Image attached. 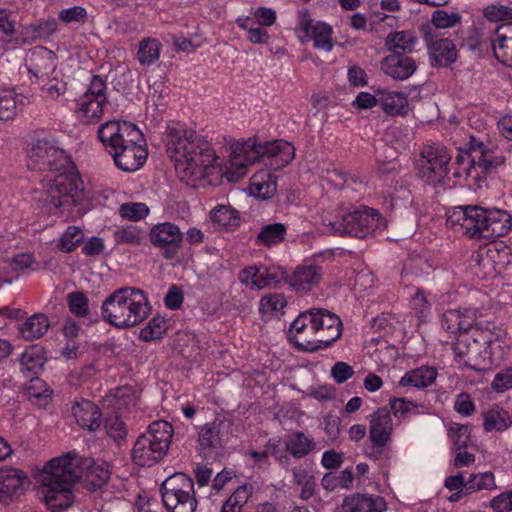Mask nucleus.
<instances>
[{
	"label": "nucleus",
	"mask_w": 512,
	"mask_h": 512,
	"mask_svg": "<svg viewBox=\"0 0 512 512\" xmlns=\"http://www.w3.org/2000/svg\"><path fill=\"white\" fill-rule=\"evenodd\" d=\"M110 478L105 462L94 463L76 453L53 458L37 476L39 494L51 512H63L70 508L75 496L74 484L84 479L92 489L101 488Z\"/></svg>",
	"instance_id": "obj_1"
},
{
	"label": "nucleus",
	"mask_w": 512,
	"mask_h": 512,
	"mask_svg": "<svg viewBox=\"0 0 512 512\" xmlns=\"http://www.w3.org/2000/svg\"><path fill=\"white\" fill-rule=\"evenodd\" d=\"M167 153L188 185H196L217 161L215 150L194 130L179 122L167 126Z\"/></svg>",
	"instance_id": "obj_2"
},
{
	"label": "nucleus",
	"mask_w": 512,
	"mask_h": 512,
	"mask_svg": "<svg viewBox=\"0 0 512 512\" xmlns=\"http://www.w3.org/2000/svg\"><path fill=\"white\" fill-rule=\"evenodd\" d=\"M294 155V146L282 139L272 142H258L255 138L237 140L230 145L224 176L230 182H238L257 161L278 170L287 166Z\"/></svg>",
	"instance_id": "obj_3"
},
{
	"label": "nucleus",
	"mask_w": 512,
	"mask_h": 512,
	"mask_svg": "<svg viewBox=\"0 0 512 512\" xmlns=\"http://www.w3.org/2000/svg\"><path fill=\"white\" fill-rule=\"evenodd\" d=\"M342 322L338 315L323 308H311L291 323L288 339L302 351H316L340 338Z\"/></svg>",
	"instance_id": "obj_4"
},
{
	"label": "nucleus",
	"mask_w": 512,
	"mask_h": 512,
	"mask_svg": "<svg viewBox=\"0 0 512 512\" xmlns=\"http://www.w3.org/2000/svg\"><path fill=\"white\" fill-rule=\"evenodd\" d=\"M446 223L458 233L484 239L504 236L512 227L507 211L481 206L456 207L449 213Z\"/></svg>",
	"instance_id": "obj_5"
},
{
	"label": "nucleus",
	"mask_w": 512,
	"mask_h": 512,
	"mask_svg": "<svg viewBox=\"0 0 512 512\" xmlns=\"http://www.w3.org/2000/svg\"><path fill=\"white\" fill-rule=\"evenodd\" d=\"M467 149L460 150L453 163V176L466 178L477 188H482L487 177L505 162V157L487 138V135H470Z\"/></svg>",
	"instance_id": "obj_6"
},
{
	"label": "nucleus",
	"mask_w": 512,
	"mask_h": 512,
	"mask_svg": "<svg viewBox=\"0 0 512 512\" xmlns=\"http://www.w3.org/2000/svg\"><path fill=\"white\" fill-rule=\"evenodd\" d=\"M41 182L39 201L44 213L72 215L84 198L82 180L68 169L46 174Z\"/></svg>",
	"instance_id": "obj_7"
},
{
	"label": "nucleus",
	"mask_w": 512,
	"mask_h": 512,
	"mask_svg": "<svg viewBox=\"0 0 512 512\" xmlns=\"http://www.w3.org/2000/svg\"><path fill=\"white\" fill-rule=\"evenodd\" d=\"M151 307L144 291L135 287L116 289L103 301L101 315L116 328H130L144 321Z\"/></svg>",
	"instance_id": "obj_8"
},
{
	"label": "nucleus",
	"mask_w": 512,
	"mask_h": 512,
	"mask_svg": "<svg viewBox=\"0 0 512 512\" xmlns=\"http://www.w3.org/2000/svg\"><path fill=\"white\" fill-rule=\"evenodd\" d=\"M173 436L172 425L164 420L151 423L134 443L132 459L139 466H152L167 453Z\"/></svg>",
	"instance_id": "obj_9"
},
{
	"label": "nucleus",
	"mask_w": 512,
	"mask_h": 512,
	"mask_svg": "<svg viewBox=\"0 0 512 512\" xmlns=\"http://www.w3.org/2000/svg\"><path fill=\"white\" fill-rule=\"evenodd\" d=\"M164 506L169 512H195L197 499L194 482L184 473H175L162 484Z\"/></svg>",
	"instance_id": "obj_10"
},
{
	"label": "nucleus",
	"mask_w": 512,
	"mask_h": 512,
	"mask_svg": "<svg viewBox=\"0 0 512 512\" xmlns=\"http://www.w3.org/2000/svg\"><path fill=\"white\" fill-rule=\"evenodd\" d=\"M107 104V84L103 78L94 75L84 93L76 99L75 115L83 124L97 123Z\"/></svg>",
	"instance_id": "obj_11"
},
{
	"label": "nucleus",
	"mask_w": 512,
	"mask_h": 512,
	"mask_svg": "<svg viewBox=\"0 0 512 512\" xmlns=\"http://www.w3.org/2000/svg\"><path fill=\"white\" fill-rule=\"evenodd\" d=\"M333 227L339 235L364 238L372 233L382 232L386 227V220L377 210L364 207L344 215Z\"/></svg>",
	"instance_id": "obj_12"
},
{
	"label": "nucleus",
	"mask_w": 512,
	"mask_h": 512,
	"mask_svg": "<svg viewBox=\"0 0 512 512\" xmlns=\"http://www.w3.org/2000/svg\"><path fill=\"white\" fill-rule=\"evenodd\" d=\"M451 159L449 151L441 144L424 146L418 162L419 177L429 185L444 183L449 176Z\"/></svg>",
	"instance_id": "obj_13"
},
{
	"label": "nucleus",
	"mask_w": 512,
	"mask_h": 512,
	"mask_svg": "<svg viewBox=\"0 0 512 512\" xmlns=\"http://www.w3.org/2000/svg\"><path fill=\"white\" fill-rule=\"evenodd\" d=\"M27 166L30 170L52 174L72 168V163L64 150L57 148L48 140L39 139L34 141L28 150Z\"/></svg>",
	"instance_id": "obj_14"
},
{
	"label": "nucleus",
	"mask_w": 512,
	"mask_h": 512,
	"mask_svg": "<svg viewBox=\"0 0 512 512\" xmlns=\"http://www.w3.org/2000/svg\"><path fill=\"white\" fill-rule=\"evenodd\" d=\"M146 141L142 132L126 140L110 155L115 165L122 171L135 172L139 170L147 159Z\"/></svg>",
	"instance_id": "obj_15"
},
{
	"label": "nucleus",
	"mask_w": 512,
	"mask_h": 512,
	"mask_svg": "<svg viewBox=\"0 0 512 512\" xmlns=\"http://www.w3.org/2000/svg\"><path fill=\"white\" fill-rule=\"evenodd\" d=\"M141 130L133 123L127 121H107L98 128V138L105 147L106 151L111 154L126 140L137 136Z\"/></svg>",
	"instance_id": "obj_16"
},
{
	"label": "nucleus",
	"mask_w": 512,
	"mask_h": 512,
	"mask_svg": "<svg viewBox=\"0 0 512 512\" xmlns=\"http://www.w3.org/2000/svg\"><path fill=\"white\" fill-rule=\"evenodd\" d=\"M149 238L155 247L163 250L166 259H172L181 248L183 233L176 224L163 222L150 229Z\"/></svg>",
	"instance_id": "obj_17"
},
{
	"label": "nucleus",
	"mask_w": 512,
	"mask_h": 512,
	"mask_svg": "<svg viewBox=\"0 0 512 512\" xmlns=\"http://www.w3.org/2000/svg\"><path fill=\"white\" fill-rule=\"evenodd\" d=\"M27 68L33 83L58 73L55 54L43 47L31 51L27 59Z\"/></svg>",
	"instance_id": "obj_18"
},
{
	"label": "nucleus",
	"mask_w": 512,
	"mask_h": 512,
	"mask_svg": "<svg viewBox=\"0 0 512 512\" xmlns=\"http://www.w3.org/2000/svg\"><path fill=\"white\" fill-rule=\"evenodd\" d=\"M298 29L304 34L303 37L314 41L316 48L327 52L332 50V28L328 24L315 21L304 12L299 17Z\"/></svg>",
	"instance_id": "obj_19"
},
{
	"label": "nucleus",
	"mask_w": 512,
	"mask_h": 512,
	"mask_svg": "<svg viewBox=\"0 0 512 512\" xmlns=\"http://www.w3.org/2000/svg\"><path fill=\"white\" fill-rule=\"evenodd\" d=\"M28 484L27 475L18 468H0V501L8 503L19 497Z\"/></svg>",
	"instance_id": "obj_20"
},
{
	"label": "nucleus",
	"mask_w": 512,
	"mask_h": 512,
	"mask_svg": "<svg viewBox=\"0 0 512 512\" xmlns=\"http://www.w3.org/2000/svg\"><path fill=\"white\" fill-rule=\"evenodd\" d=\"M477 320L474 308L448 309L441 316V327L450 334L468 332Z\"/></svg>",
	"instance_id": "obj_21"
},
{
	"label": "nucleus",
	"mask_w": 512,
	"mask_h": 512,
	"mask_svg": "<svg viewBox=\"0 0 512 512\" xmlns=\"http://www.w3.org/2000/svg\"><path fill=\"white\" fill-rule=\"evenodd\" d=\"M342 512H384L387 502L381 496L370 494H352L344 498Z\"/></svg>",
	"instance_id": "obj_22"
},
{
	"label": "nucleus",
	"mask_w": 512,
	"mask_h": 512,
	"mask_svg": "<svg viewBox=\"0 0 512 512\" xmlns=\"http://www.w3.org/2000/svg\"><path fill=\"white\" fill-rule=\"evenodd\" d=\"M383 72L397 80H406L417 69L413 58L401 53H393L384 58L381 64Z\"/></svg>",
	"instance_id": "obj_23"
},
{
	"label": "nucleus",
	"mask_w": 512,
	"mask_h": 512,
	"mask_svg": "<svg viewBox=\"0 0 512 512\" xmlns=\"http://www.w3.org/2000/svg\"><path fill=\"white\" fill-rule=\"evenodd\" d=\"M393 431L390 412L386 408L378 409L371 417L369 436L377 447H384Z\"/></svg>",
	"instance_id": "obj_24"
},
{
	"label": "nucleus",
	"mask_w": 512,
	"mask_h": 512,
	"mask_svg": "<svg viewBox=\"0 0 512 512\" xmlns=\"http://www.w3.org/2000/svg\"><path fill=\"white\" fill-rule=\"evenodd\" d=\"M323 276L321 267L316 265H302L288 277V284L298 292H308L317 286Z\"/></svg>",
	"instance_id": "obj_25"
},
{
	"label": "nucleus",
	"mask_w": 512,
	"mask_h": 512,
	"mask_svg": "<svg viewBox=\"0 0 512 512\" xmlns=\"http://www.w3.org/2000/svg\"><path fill=\"white\" fill-rule=\"evenodd\" d=\"M490 42L496 59L505 65L512 66V22L500 25Z\"/></svg>",
	"instance_id": "obj_26"
},
{
	"label": "nucleus",
	"mask_w": 512,
	"mask_h": 512,
	"mask_svg": "<svg viewBox=\"0 0 512 512\" xmlns=\"http://www.w3.org/2000/svg\"><path fill=\"white\" fill-rule=\"evenodd\" d=\"M377 95H380L379 105L385 114L402 116L407 113L408 98L405 93L387 88H378Z\"/></svg>",
	"instance_id": "obj_27"
},
{
	"label": "nucleus",
	"mask_w": 512,
	"mask_h": 512,
	"mask_svg": "<svg viewBox=\"0 0 512 512\" xmlns=\"http://www.w3.org/2000/svg\"><path fill=\"white\" fill-rule=\"evenodd\" d=\"M72 414L76 422L84 429L95 430L101 422L98 407L87 399L76 401L72 406Z\"/></svg>",
	"instance_id": "obj_28"
},
{
	"label": "nucleus",
	"mask_w": 512,
	"mask_h": 512,
	"mask_svg": "<svg viewBox=\"0 0 512 512\" xmlns=\"http://www.w3.org/2000/svg\"><path fill=\"white\" fill-rule=\"evenodd\" d=\"M36 84L39 86L42 99L47 104L60 102L67 92V82L60 72L44 78Z\"/></svg>",
	"instance_id": "obj_29"
},
{
	"label": "nucleus",
	"mask_w": 512,
	"mask_h": 512,
	"mask_svg": "<svg viewBox=\"0 0 512 512\" xmlns=\"http://www.w3.org/2000/svg\"><path fill=\"white\" fill-rule=\"evenodd\" d=\"M45 355L42 347L33 345L25 349L19 358L20 371L26 378L33 379L43 369Z\"/></svg>",
	"instance_id": "obj_30"
},
{
	"label": "nucleus",
	"mask_w": 512,
	"mask_h": 512,
	"mask_svg": "<svg viewBox=\"0 0 512 512\" xmlns=\"http://www.w3.org/2000/svg\"><path fill=\"white\" fill-rule=\"evenodd\" d=\"M50 327L48 317L43 313H35L18 326V335L26 341L44 336Z\"/></svg>",
	"instance_id": "obj_31"
},
{
	"label": "nucleus",
	"mask_w": 512,
	"mask_h": 512,
	"mask_svg": "<svg viewBox=\"0 0 512 512\" xmlns=\"http://www.w3.org/2000/svg\"><path fill=\"white\" fill-rule=\"evenodd\" d=\"M250 194L261 199H270L277 191L276 177L268 170L256 172L250 179Z\"/></svg>",
	"instance_id": "obj_32"
},
{
	"label": "nucleus",
	"mask_w": 512,
	"mask_h": 512,
	"mask_svg": "<svg viewBox=\"0 0 512 512\" xmlns=\"http://www.w3.org/2000/svg\"><path fill=\"white\" fill-rule=\"evenodd\" d=\"M285 448L294 458H303L316 449V442L301 431H293L286 436Z\"/></svg>",
	"instance_id": "obj_33"
},
{
	"label": "nucleus",
	"mask_w": 512,
	"mask_h": 512,
	"mask_svg": "<svg viewBox=\"0 0 512 512\" xmlns=\"http://www.w3.org/2000/svg\"><path fill=\"white\" fill-rule=\"evenodd\" d=\"M429 54L434 65L448 66L457 58L455 44L449 39L434 40L429 45Z\"/></svg>",
	"instance_id": "obj_34"
},
{
	"label": "nucleus",
	"mask_w": 512,
	"mask_h": 512,
	"mask_svg": "<svg viewBox=\"0 0 512 512\" xmlns=\"http://www.w3.org/2000/svg\"><path fill=\"white\" fill-rule=\"evenodd\" d=\"M437 370L432 366H421L406 372L399 381L400 386L425 388L434 383Z\"/></svg>",
	"instance_id": "obj_35"
},
{
	"label": "nucleus",
	"mask_w": 512,
	"mask_h": 512,
	"mask_svg": "<svg viewBox=\"0 0 512 512\" xmlns=\"http://www.w3.org/2000/svg\"><path fill=\"white\" fill-rule=\"evenodd\" d=\"M222 422H211L201 426L198 443L202 451L210 452L221 446L223 440Z\"/></svg>",
	"instance_id": "obj_36"
},
{
	"label": "nucleus",
	"mask_w": 512,
	"mask_h": 512,
	"mask_svg": "<svg viewBox=\"0 0 512 512\" xmlns=\"http://www.w3.org/2000/svg\"><path fill=\"white\" fill-rule=\"evenodd\" d=\"M482 418L485 432L504 431L508 429L511 423L509 413L498 405H493L484 410Z\"/></svg>",
	"instance_id": "obj_37"
},
{
	"label": "nucleus",
	"mask_w": 512,
	"mask_h": 512,
	"mask_svg": "<svg viewBox=\"0 0 512 512\" xmlns=\"http://www.w3.org/2000/svg\"><path fill=\"white\" fill-rule=\"evenodd\" d=\"M292 483L301 487L300 498L304 501L310 499L316 487V479L312 471L304 465H299L291 469Z\"/></svg>",
	"instance_id": "obj_38"
},
{
	"label": "nucleus",
	"mask_w": 512,
	"mask_h": 512,
	"mask_svg": "<svg viewBox=\"0 0 512 512\" xmlns=\"http://www.w3.org/2000/svg\"><path fill=\"white\" fill-rule=\"evenodd\" d=\"M162 44L156 38H143L138 45L137 60L141 66H151L155 64L161 54Z\"/></svg>",
	"instance_id": "obj_39"
},
{
	"label": "nucleus",
	"mask_w": 512,
	"mask_h": 512,
	"mask_svg": "<svg viewBox=\"0 0 512 512\" xmlns=\"http://www.w3.org/2000/svg\"><path fill=\"white\" fill-rule=\"evenodd\" d=\"M287 234V227L283 223H270L263 225L256 237L259 245L272 247L283 242Z\"/></svg>",
	"instance_id": "obj_40"
},
{
	"label": "nucleus",
	"mask_w": 512,
	"mask_h": 512,
	"mask_svg": "<svg viewBox=\"0 0 512 512\" xmlns=\"http://www.w3.org/2000/svg\"><path fill=\"white\" fill-rule=\"evenodd\" d=\"M287 302L282 294H269L261 298L259 302V313L265 318L277 317L283 313Z\"/></svg>",
	"instance_id": "obj_41"
},
{
	"label": "nucleus",
	"mask_w": 512,
	"mask_h": 512,
	"mask_svg": "<svg viewBox=\"0 0 512 512\" xmlns=\"http://www.w3.org/2000/svg\"><path fill=\"white\" fill-rule=\"evenodd\" d=\"M503 336H505L503 331H499L496 335L490 333V335L486 336V350L490 354L492 364H498L503 361L509 350V345L503 339Z\"/></svg>",
	"instance_id": "obj_42"
},
{
	"label": "nucleus",
	"mask_w": 512,
	"mask_h": 512,
	"mask_svg": "<svg viewBox=\"0 0 512 512\" xmlns=\"http://www.w3.org/2000/svg\"><path fill=\"white\" fill-rule=\"evenodd\" d=\"M497 489L495 475L491 471L473 473L467 478L466 494L481 490Z\"/></svg>",
	"instance_id": "obj_43"
},
{
	"label": "nucleus",
	"mask_w": 512,
	"mask_h": 512,
	"mask_svg": "<svg viewBox=\"0 0 512 512\" xmlns=\"http://www.w3.org/2000/svg\"><path fill=\"white\" fill-rule=\"evenodd\" d=\"M210 219L222 228H233L239 224L238 212L230 206L218 205L210 212Z\"/></svg>",
	"instance_id": "obj_44"
},
{
	"label": "nucleus",
	"mask_w": 512,
	"mask_h": 512,
	"mask_svg": "<svg viewBox=\"0 0 512 512\" xmlns=\"http://www.w3.org/2000/svg\"><path fill=\"white\" fill-rule=\"evenodd\" d=\"M416 42L417 38L412 33L407 31H398L389 34L386 38L385 44L387 49L394 51V53H399L398 50L412 51Z\"/></svg>",
	"instance_id": "obj_45"
},
{
	"label": "nucleus",
	"mask_w": 512,
	"mask_h": 512,
	"mask_svg": "<svg viewBox=\"0 0 512 512\" xmlns=\"http://www.w3.org/2000/svg\"><path fill=\"white\" fill-rule=\"evenodd\" d=\"M84 239V232L77 226H69L61 235L58 247L61 251H73Z\"/></svg>",
	"instance_id": "obj_46"
},
{
	"label": "nucleus",
	"mask_w": 512,
	"mask_h": 512,
	"mask_svg": "<svg viewBox=\"0 0 512 512\" xmlns=\"http://www.w3.org/2000/svg\"><path fill=\"white\" fill-rule=\"evenodd\" d=\"M118 244L140 245L144 239V232L134 225L118 228L114 232Z\"/></svg>",
	"instance_id": "obj_47"
},
{
	"label": "nucleus",
	"mask_w": 512,
	"mask_h": 512,
	"mask_svg": "<svg viewBox=\"0 0 512 512\" xmlns=\"http://www.w3.org/2000/svg\"><path fill=\"white\" fill-rule=\"evenodd\" d=\"M149 213V208L141 202L124 203L119 208V215L129 221H139Z\"/></svg>",
	"instance_id": "obj_48"
},
{
	"label": "nucleus",
	"mask_w": 512,
	"mask_h": 512,
	"mask_svg": "<svg viewBox=\"0 0 512 512\" xmlns=\"http://www.w3.org/2000/svg\"><path fill=\"white\" fill-rule=\"evenodd\" d=\"M15 93L9 89L0 90V120H8L16 115Z\"/></svg>",
	"instance_id": "obj_49"
},
{
	"label": "nucleus",
	"mask_w": 512,
	"mask_h": 512,
	"mask_svg": "<svg viewBox=\"0 0 512 512\" xmlns=\"http://www.w3.org/2000/svg\"><path fill=\"white\" fill-rule=\"evenodd\" d=\"M166 331V321L162 317H153L147 325L141 329L140 338L144 341L159 339Z\"/></svg>",
	"instance_id": "obj_50"
},
{
	"label": "nucleus",
	"mask_w": 512,
	"mask_h": 512,
	"mask_svg": "<svg viewBox=\"0 0 512 512\" xmlns=\"http://www.w3.org/2000/svg\"><path fill=\"white\" fill-rule=\"evenodd\" d=\"M411 309L414 315L425 322L431 314V303L422 291H417L411 300Z\"/></svg>",
	"instance_id": "obj_51"
},
{
	"label": "nucleus",
	"mask_w": 512,
	"mask_h": 512,
	"mask_svg": "<svg viewBox=\"0 0 512 512\" xmlns=\"http://www.w3.org/2000/svg\"><path fill=\"white\" fill-rule=\"evenodd\" d=\"M448 437L453 443L454 449L458 447L466 448L470 438L469 427L459 423H451L448 426Z\"/></svg>",
	"instance_id": "obj_52"
},
{
	"label": "nucleus",
	"mask_w": 512,
	"mask_h": 512,
	"mask_svg": "<svg viewBox=\"0 0 512 512\" xmlns=\"http://www.w3.org/2000/svg\"><path fill=\"white\" fill-rule=\"evenodd\" d=\"M68 305L71 313L77 317L89 315L88 298L82 292H73L68 295Z\"/></svg>",
	"instance_id": "obj_53"
},
{
	"label": "nucleus",
	"mask_w": 512,
	"mask_h": 512,
	"mask_svg": "<svg viewBox=\"0 0 512 512\" xmlns=\"http://www.w3.org/2000/svg\"><path fill=\"white\" fill-rule=\"evenodd\" d=\"M461 21L458 13H448L444 10H436L432 14L431 22L440 29H446L455 26Z\"/></svg>",
	"instance_id": "obj_54"
},
{
	"label": "nucleus",
	"mask_w": 512,
	"mask_h": 512,
	"mask_svg": "<svg viewBox=\"0 0 512 512\" xmlns=\"http://www.w3.org/2000/svg\"><path fill=\"white\" fill-rule=\"evenodd\" d=\"M105 429L109 437L115 441H120L127 435L125 424L118 416L107 418Z\"/></svg>",
	"instance_id": "obj_55"
},
{
	"label": "nucleus",
	"mask_w": 512,
	"mask_h": 512,
	"mask_svg": "<svg viewBox=\"0 0 512 512\" xmlns=\"http://www.w3.org/2000/svg\"><path fill=\"white\" fill-rule=\"evenodd\" d=\"M261 270L256 267H248L240 273V280L250 289H262L265 283L260 281Z\"/></svg>",
	"instance_id": "obj_56"
},
{
	"label": "nucleus",
	"mask_w": 512,
	"mask_h": 512,
	"mask_svg": "<svg viewBox=\"0 0 512 512\" xmlns=\"http://www.w3.org/2000/svg\"><path fill=\"white\" fill-rule=\"evenodd\" d=\"M454 410L462 416L469 417L475 412L476 407L471 396L462 392L455 398Z\"/></svg>",
	"instance_id": "obj_57"
},
{
	"label": "nucleus",
	"mask_w": 512,
	"mask_h": 512,
	"mask_svg": "<svg viewBox=\"0 0 512 512\" xmlns=\"http://www.w3.org/2000/svg\"><path fill=\"white\" fill-rule=\"evenodd\" d=\"M483 13L490 21L512 19V8L504 5H489L483 10Z\"/></svg>",
	"instance_id": "obj_58"
},
{
	"label": "nucleus",
	"mask_w": 512,
	"mask_h": 512,
	"mask_svg": "<svg viewBox=\"0 0 512 512\" xmlns=\"http://www.w3.org/2000/svg\"><path fill=\"white\" fill-rule=\"evenodd\" d=\"M86 18L87 11L85 8L80 6L63 9L59 13V19L66 24L84 22Z\"/></svg>",
	"instance_id": "obj_59"
},
{
	"label": "nucleus",
	"mask_w": 512,
	"mask_h": 512,
	"mask_svg": "<svg viewBox=\"0 0 512 512\" xmlns=\"http://www.w3.org/2000/svg\"><path fill=\"white\" fill-rule=\"evenodd\" d=\"M29 28L34 33V37L46 38L57 31V22L55 19H48L36 24H31Z\"/></svg>",
	"instance_id": "obj_60"
},
{
	"label": "nucleus",
	"mask_w": 512,
	"mask_h": 512,
	"mask_svg": "<svg viewBox=\"0 0 512 512\" xmlns=\"http://www.w3.org/2000/svg\"><path fill=\"white\" fill-rule=\"evenodd\" d=\"M490 506L496 512L512 511V490L504 491L493 497Z\"/></svg>",
	"instance_id": "obj_61"
},
{
	"label": "nucleus",
	"mask_w": 512,
	"mask_h": 512,
	"mask_svg": "<svg viewBox=\"0 0 512 512\" xmlns=\"http://www.w3.org/2000/svg\"><path fill=\"white\" fill-rule=\"evenodd\" d=\"M353 374V367L342 361L336 362L331 368V375L339 384L346 382Z\"/></svg>",
	"instance_id": "obj_62"
},
{
	"label": "nucleus",
	"mask_w": 512,
	"mask_h": 512,
	"mask_svg": "<svg viewBox=\"0 0 512 512\" xmlns=\"http://www.w3.org/2000/svg\"><path fill=\"white\" fill-rule=\"evenodd\" d=\"M390 407L395 417H404L417 408V405L404 398H394L390 401Z\"/></svg>",
	"instance_id": "obj_63"
},
{
	"label": "nucleus",
	"mask_w": 512,
	"mask_h": 512,
	"mask_svg": "<svg viewBox=\"0 0 512 512\" xmlns=\"http://www.w3.org/2000/svg\"><path fill=\"white\" fill-rule=\"evenodd\" d=\"M492 388L496 391H505L512 388V368H507L494 377Z\"/></svg>",
	"instance_id": "obj_64"
}]
</instances>
